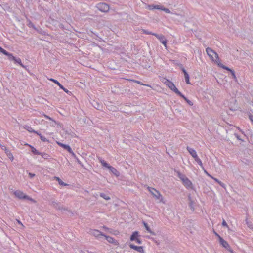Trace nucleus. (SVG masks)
Wrapping results in <instances>:
<instances>
[{"instance_id":"f257e3e1","label":"nucleus","mask_w":253,"mask_h":253,"mask_svg":"<svg viewBox=\"0 0 253 253\" xmlns=\"http://www.w3.org/2000/svg\"><path fill=\"white\" fill-rule=\"evenodd\" d=\"M207 54L209 56L211 60L216 63L219 66L223 69H226L231 72L232 76L234 78H236L235 72L233 70L229 68L228 67L219 63V60L218 54L213 50L211 48H207Z\"/></svg>"},{"instance_id":"f03ea898","label":"nucleus","mask_w":253,"mask_h":253,"mask_svg":"<svg viewBox=\"0 0 253 253\" xmlns=\"http://www.w3.org/2000/svg\"><path fill=\"white\" fill-rule=\"evenodd\" d=\"M188 152L190 155L194 158V160L197 162V163L202 168L204 171L206 173V169H204L201 160L199 159L197 155L196 151L193 148L187 146L186 148Z\"/></svg>"},{"instance_id":"7ed1b4c3","label":"nucleus","mask_w":253,"mask_h":253,"mask_svg":"<svg viewBox=\"0 0 253 253\" xmlns=\"http://www.w3.org/2000/svg\"><path fill=\"white\" fill-rule=\"evenodd\" d=\"M163 83L168 87L170 90L173 91L176 95H178L181 92L176 87L174 83L171 81L164 78L163 81Z\"/></svg>"},{"instance_id":"20e7f679","label":"nucleus","mask_w":253,"mask_h":253,"mask_svg":"<svg viewBox=\"0 0 253 253\" xmlns=\"http://www.w3.org/2000/svg\"><path fill=\"white\" fill-rule=\"evenodd\" d=\"M14 194L16 197L18 198L19 199H26L30 201H32L34 203L36 202V201L34 199L29 197V196L25 194L23 192L21 191L20 190H16L15 191H14Z\"/></svg>"},{"instance_id":"39448f33","label":"nucleus","mask_w":253,"mask_h":253,"mask_svg":"<svg viewBox=\"0 0 253 253\" xmlns=\"http://www.w3.org/2000/svg\"><path fill=\"white\" fill-rule=\"evenodd\" d=\"M148 189L150 193L156 198L157 200H159L160 201L164 203V202L163 201V197L159 191L155 188H151L150 187H148Z\"/></svg>"},{"instance_id":"423d86ee","label":"nucleus","mask_w":253,"mask_h":253,"mask_svg":"<svg viewBox=\"0 0 253 253\" xmlns=\"http://www.w3.org/2000/svg\"><path fill=\"white\" fill-rule=\"evenodd\" d=\"M188 205L192 212H193L195 210L194 206L196 205V202L195 198L192 197L190 194L188 195Z\"/></svg>"},{"instance_id":"0eeeda50","label":"nucleus","mask_w":253,"mask_h":253,"mask_svg":"<svg viewBox=\"0 0 253 253\" xmlns=\"http://www.w3.org/2000/svg\"><path fill=\"white\" fill-rule=\"evenodd\" d=\"M96 7L99 11L103 12H108L110 9L109 5L103 2L98 3Z\"/></svg>"},{"instance_id":"6e6552de","label":"nucleus","mask_w":253,"mask_h":253,"mask_svg":"<svg viewBox=\"0 0 253 253\" xmlns=\"http://www.w3.org/2000/svg\"><path fill=\"white\" fill-rule=\"evenodd\" d=\"M219 236V239L220 244L224 247L225 249H226L227 250H228L231 253H235L233 251L231 248L230 246H229V244L227 243V241L224 240L222 237L220 236Z\"/></svg>"},{"instance_id":"1a4fd4ad","label":"nucleus","mask_w":253,"mask_h":253,"mask_svg":"<svg viewBox=\"0 0 253 253\" xmlns=\"http://www.w3.org/2000/svg\"><path fill=\"white\" fill-rule=\"evenodd\" d=\"M49 80L54 83L55 84H56L58 86H59V87L61 89L63 90L66 93H68V94H72V93L70 91H69L68 89L65 88L57 80L52 78L49 79Z\"/></svg>"},{"instance_id":"9d476101","label":"nucleus","mask_w":253,"mask_h":253,"mask_svg":"<svg viewBox=\"0 0 253 253\" xmlns=\"http://www.w3.org/2000/svg\"><path fill=\"white\" fill-rule=\"evenodd\" d=\"M154 36L156 37L160 41V42L166 47H167V40L165 39V37L164 35L162 34H154Z\"/></svg>"},{"instance_id":"9b49d317","label":"nucleus","mask_w":253,"mask_h":253,"mask_svg":"<svg viewBox=\"0 0 253 253\" xmlns=\"http://www.w3.org/2000/svg\"><path fill=\"white\" fill-rule=\"evenodd\" d=\"M90 232L91 234L93 235V236L98 238H100L101 237H103V236H105L104 234H103L98 230H91L90 231Z\"/></svg>"},{"instance_id":"f8f14e48","label":"nucleus","mask_w":253,"mask_h":253,"mask_svg":"<svg viewBox=\"0 0 253 253\" xmlns=\"http://www.w3.org/2000/svg\"><path fill=\"white\" fill-rule=\"evenodd\" d=\"M1 148L5 151V153L7 157L10 159L11 161H12L14 159V157L12 154L11 153L10 151L7 149L6 146L4 145H1Z\"/></svg>"},{"instance_id":"ddd939ff","label":"nucleus","mask_w":253,"mask_h":253,"mask_svg":"<svg viewBox=\"0 0 253 253\" xmlns=\"http://www.w3.org/2000/svg\"><path fill=\"white\" fill-rule=\"evenodd\" d=\"M129 246L130 248L132 249L137 251V252H138L139 253H144V250H143V246H136L131 243H130L129 245Z\"/></svg>"},{"instance_id":"4468645a","label":"nucleus","mask_w":253,"mask_h":253,"mask_svg":"<svg viewBox=\"0 0 253 253\" xmlns=\"http://www.w3.org/2000/svg\"><path fill=\"white\" fill-rule=\"evenodd\" d=\"M183 184L187 189H193L192 182L187 177L184 179Z\"/></svg>"},{"instance_id":"2eb2a0df","label":"nucleus","mask_w":253,"mask_h":253,"mask_svg":"<svg viewBox=\"0 0 253 253\" xmlns=\"http://www.w3.org/2000/svg\"><path fill=\"white\" fill-rule=\"evenodd\" d=\"M103 237H104L110 243L114 244L115 245H117L119 244L116 240L111 236L105 235V236H103Z\"/></svg>"},{"instance_id":"dca6fc26","label":"nucleus","mask_w":253,"mask_h":253,"mask_svg":"<svg viewBox=\"0 0 253 253\" xmlns=\"http://www.w3.org/2000/svg\"><path fill=\"white\" fill-rule=\"evenodd\" d=\"M56 143L60 147H62L64 149L67 150L68 152H71V147L68 145L63 144L59 141H56Z\"/></svg>"},{"instance_id":"f3484780","label":"nucleus","mask_w":253,"mask_h":253,"mask_svg":"<svg viewBox=\"0 0 253 253\" xmlns=\"http://www.w3.org/2000/svg\"><path fill=\"white\" fill-rule=\"evenodd\" d=\"M139 236L138 231H134L132 233L130 237V240L131 241H135Z\"/></svg>"},{"instance_id":"a211bd4d","label":"nucleus","mask_w":253,"mask_h":253,"mask_svg":"<svg viewBox=\"0 0 253 253\" xmlns=\"http://www.w3.org/2000/svg\"><path fill=\"white\" fill-rule=\"evenodd\" d=\"M108 169L110 171V172L113 174H114L116 176H119V172L114 167L110 166Z\"/></svg>"},{"instance_id":"6ab92c4d","label":"nucleus","mask_w":253,"mask_h":253,"mask_svg":"<svg viewBox=\"0 0 253 253\" xmlns=\"http://www.w3.org/2000/svg\"><path fill=\"white\" fill-rule=\"evenodd\" d=\"M143 224L145 228V229L149 232L151 234L153 235H156V233L152 231L150 227L149 226L148 224L145 221H143Z\"/></svg>"},{"instance_id":"aec40b11","label":"nucleus","mask_w":253,"mask_h":253,"mask_svg":"<svg viewBox=\"0 0 253 253\" xmlns=\"http://www.w3.org/2000/svg\"><path fill=\"white\" fill-rule=\"evenodd\" d=\"M54 208H55L57 210H61V211H62V210H64V211H66L67 210V209L65 208H64L63 206L62 205H61L60 204V203L59 202H57L56 203V204L54 205V206L53 207Z\"/></svg>"},{"instance_id":"412c9836","label":"nucleus","mask_w":253,"mask_h":253,"mask_svg":"<svg viewBox=\"0 0 253 253\" xmlns=\"http://www.w3.org/2000/svg\"><path fill=\"white\" fill-rule=\"evenodd\" d=\"M178 96L183 98L190 106L193 105L192 102L186 97L181 92Z\"/></svg>"},{"instance_id":"4be33fe9","label":"nucleus","mask_w":253,"mask_h":253,"mask_svg":"<svg viewBox=\"0 0 253 253\" xmlns=\"http://www.w3.org/2000/svg\"><path fill=\"white\" fill-rule=\"evenodd\" d=\"M26 145H28L30 147V148L31 149V152L34 155H40V154H41V152H39L34 146H32L31 145L28 144H26Z\"/></svg>"},{"instance_id":"5701e85b","label":"nucleus","mask_w":253,"mask_h":253,"mask_svg":"<svg viewBox=\"0 0 253 253\" xmlns=\"http://www.w3.org/2000/svg\"><path fill=\"white\" fill-rule=\"evenodd\" d=\"M65 132L66 134L70 135L71 137H76V134L73 132L71 130H65L64 128L62 129Z\"/></svg>"},{"instance_id":"b1692460","label":"nucleus","mask_w":253,"mask_h":253,"mask_svg":"<svg viewBox=\"0 0 253 253\" xmlns=\"http://www.w3.org/2000/svg\"><path fill=\"white\" fill-rule=\"evenodd\" d=\"M44 115L45 117H46V118H48V119H49V120H52V121H54V122H55V123L56 125H57V126H59V127H63V124H62V123H59V122H56V121H55L53 120L52 119V118H51V117H49V116H46V115Z\"/></svg>"},{"instance_id":"393cba45","label":"nucleus","mask_w":253,"mask_h":253,"mask_svg":"<svg viewBox=\"0 0 253 253\" xmlns=\"http://www.w3.org/2000/svg\"><path fill=\"white\" fill-rule=\"evenodd\" d=\"M15 63L18 64L20 66H21L22 67L25 68L26 67L23 65V64L21 62V60L19 58H16L15 57V59L13 60Z\"/></svg>"},{"instance_id":"a878e982","label":"nucleus","mask_w":253,"mask_h":253,"mask_svg":"<svg viewBox=\"0 0 253 253\" xmlns=\"http://www.w3.org/2000/svg\"><path fill=\"white\" fill-rule=\"evenodd\" d=\"M56 180L58 182V183L61 186H67L68 184L64 183L62 180L58 177H55Z\"/></svg>"},{"instance_id":"bb28decb","label":"nucleus","mask_w":253,"mask_h":253,"mask_svg":"<svg viewBox=\"0 0 253 253\" xmlns=\"http://www.w3.org/2000/svg\"><path fill=\"white\" fill-rule=\"evenodd\" d=\"M101 162V165L108 169L110 167L111 165H110L109 164H108L105 160H101L100 161Z\"/></svg>"},{"instance_id":"cd10ccee","label":"nucleus","mask_w":253,"mask_h":253,"mask_svg":"<svg viewBox=\"0 0 253 253\" xmlns=\"http://www.w3.org/2000/svg\"><path fill=\"white\" fill-rule=\"evenodd\" d=\"M100 196L106 200L110 199V197L108 195L104 193H100Z\"/></svg>"},{"instance_id":"c85d7f7f","label":"nucleus","mask_w":253,"mask_h":253,"mask_svg":"<svg viewBox=\"0 0 253 253\" xmlns=\"http://www.w3.org/2000/svg\"><path fill=\"white\" fill-rule=\"evenodd\" d=\"M184 75V78L185 79L186 83L188 84H190L191 83L190 82V77H189L188 73H187V74H185Z\"/></svg>"},{"instance_id":"c756f323","label":"nucleus","mask_w":253,"mask_h":253,"mask_svg":"<svg viewBox=\"0 0 253 253\" xmlns=\"http://www.w3.org/2000/svg\"><path fill=\"white\" fill-rule=\"evenodd\" d=\"M39 155H41L42 157L44 159H48L50 157L49 155L45 153L41 152V154H40Z\"/></svg>"},{"instance_id":"7c9ffc66","label":"nucleus","mask_w":253,"mask_h":253,"mask_svg":"<svg viewBox=\"0 0 253 253\" xmlns=\"http://www.w3.org/2000/svg\"><path fill=\"white\" fill-rule=\"evenodd\" d=\"M142 31L143 32V34H147V35H154V34H156L157 33H153L152 32L149 31L145 29H142Z\"/></svg>"},{"instance_id":"2f4dec72","label":"nucleus","mask_w":253,"mask_h":253,"mask_svg":"<svg viewBox=\"0 0 253 253\" xmlns=\"http://www.w3.org/2000/svg\"><path fill=\"white\" fill-rule=\"evenodd\" d=\"M0 52L3 54L5 55H8V52L6 50L2 48L1 46H0Z\"/></svg>"},{"instance_id":"473e14b6","label":"nucleus","mask_w":253,"mask_h":253,"mask_svg":"<svg viewBox=\"0 0 253 253\" xmlns=\"http://www.w3.org/2000/svg\"><path fill=\"white\" fill-rule=\"evenodd\" d=\"M178 177L182 180V182L183 181V180H184V179L185 178H187V177L185 175L181 174L179 172L178 173Z\"/></svg>"},{"instance_id":"72a5a7b5","label":"nucleus","mask_w":253,"mask_h":253,"mask_svg":"<svg viewBox=\"0 0 253 253\" xmlns=\"http://www.w3.org/2000/svg\"><path fill=\"white\" fill-rule=\"evenodd\" d=\"M8 57V58L9 60L13 61L14 59H15V57L12 54L8 52V55H6Z\"/></svg>"},{"instance_id":"f704fd0d","label":"nucleus","mask_w":253,"mask_h":253,"mask_svg":"<svg viewBox=\"0 0 253 253\" xmlns=\"http://www.w3.org/2000/svg\"><path fill=\"white\" fill-rule=\"evenodd\" d=\"M39 136H40V138L41 140L42 141H43V142H49L48 139H47L45 137L42 136V134L40 135Z\"/></svg>"},{"instance_id":"c9c22d12","label":"nucleus","mask_w":253,"mask_h":253,"mask_svg":"<svg viewBox=\"0 0 253 253\" xmlns=\"http://www.w3.org/2000/svg\"><path fill=\"white\" fill-rule=\"evenodd\" d=\"M39 136H40V138L41 140L42 141H43V142H49L48 139H47L45 137L42 136V134L40 135Z\"/></svg>"},{"instance_id":"e433bc0d","label":"nucleus","mask_w":253,"mask_h":253,"mask_svg":"<svg viewBox=\"0 0 253 253\" xmlns=\"http://www.w3.org/2000/svg\"><path fill=\"white\" fill-rule=\"evenodd\" d=\"M58 202H57L56 201H55V200L54 199H51L50 200V205H51L52 206L54 207V205L56 204V203H57Z\"/></svg>"},{"instance_id":"4c0bfd02","label":"nucleus","mask_w":253,"mask_h":253,"mask_svg":"<svg viewBox=\"0 0 253 253\" xmlns=\"http://www.w3.org/2000/svg\"><path fill=\"white\" fill-rule=\"evenodd\" d=\"M27 25L29 27H32L34 29H36L35 27V25H34V24L31 21H28V23L27 24Z\"/></svg>"},{"instance_id":"58836bf2","label":"nucleus","mask_w":253,"mask_h":253,"mask_svg":"<svg viewBox=\"0 0 253 253\" xmlns=\"http://www.w3.org/2000/svg\"><path fill=\"white\" fill-rule=\"evenodd\" d=\"M155 5L152 4V5H148V8L150 10H153L155 9Z\"/></svg>"},{"instance_id":"ea45409f","label":"nucleus","mask_w":253,"mask_h":253,"mask_svg":"<svg viewBox=\"0 0 253 253\" xmlns=\"http://www.w3.org/2000/svg\"><path fill=\"white\" fill-rule=\"evenodd\" d=\"M155 9H157V10H162L163 9V6H161V5H155Z\"/></svg>"},{"instance_id":"a19ab883","label":"nucleus","mask_w":253,"mask_h":253,"mask_svg":"<svg viewBox=\"0 0 253 253\" xmlns=\"http://www.w3.org/2000/svg\"><path fill=\"white\" fill-rule=\"evenodd\" d=\"M162 10L165 11L167 13H171V11H170L169 9L168 8H165L164 6H163Z\"/></svg>"},{"instance_id":"79ce46f5","label":"nucleus","mask_w":253,"mask_h":253,"mask_svg":"<svg viewBox=\"0 0 253 253\" xmlns=\"http://www.w3.org/2000/svg\"><path fill=\"white\" fill-rule=\"evenodd\" d=\"M26 129L30 132H33L34 130L30 126H26Z\"/></svg>"},{"instance_id":"37998d69","label":"nucleus","mask_w":253,"mask_h":253,"mask_svg":"<svg viewBox=\"0 0 253 253\" xmlns=\"http://www.w3.org/2000/svg\"><path fill=\"white\" fill-rule=\"evenodd\" d=\"M222 225L223 226H224V227H227V228H229V226H228V225H227V223L226 222V221H225V220H223Z\"/></svg>"},{"instance_id":"c03bdc74","label":"nucleus","mask_w":253,"mask_h":253,"mask_svg":"<svg viewBox=\"0 0 253 253\" xmlns=\"http://www.w3.org/2000/svg\"><path fill=\"white\" fill-rule=\"evenodd\" d=\"M131 81L133 82L137 83L138 84L146 85L145 84H143L140 81H136V80H131ZM146 85L148 86V85Z\"/></svg>"},{"instance_id":"a18cd8bd","label":"nucleus","mask_w":253,"mask_h":253,"mask_svg":"<svg viewBox=\"0 0 253 253\" xmlns=\"http://www.w3.org/2000/svg\"><path fill=\"white\" fill-rule=\"evenodd\" d=\"M135 241L138 244H141L142 242V240L139 238H138Z\"/></svg>"},{"instance_id":"49530a36","label":"nucleus","mask_w":253,"mask_h":253,"mask_svg":"<svg viewBox=\"0 0 253 253\" xmlns=\"http://www.w3.org/2000/svg\"><path fill=\"white\" fill-rule=\"evenodd\" d=\"M90 32H91L92 34H93V35H95V36H96V37L98 38V40H99V41H102V38H100V37H99L97 35H96V34L95 33H94L93 31H90Z\"/></svg>"},{"instance_id":"de8ad7c7","label":"nucleus","mask_w":253,"mask_h":253,"mask_svg":"<svg viewBox=\"0 0 253 253\" xmlns=\"http://www.w3.org/2000/svg\"><path fill=\"white\" fill-rule=\"evenodd\" d=\"M218 184L221 186L223 188L225 189L226 188V185L225 184H224L223 183H222V182H218Z\"/></svg>"},{"instance_id":"09e8293b","label":"nucleus","mask_w":253,"mask_h":253,"mask_svg":"<svg viewBox=\"0 0 253 253\" xmlns=\"http://www.w3.org/2000/svg\"><path fill=\"white\" fill-rule=\"evenodd\" d=\"M69 153H70L71 154L72 156H73L75 158L77 157V156H76V154L74 153V152L72 151V149H71V152H69Z\"/></svg>"},{"instance_id":"8fccbe9b","label":"nucleus","mask_w":253,"mask_h":253,"mask_svg":"<svg viewBox=\"0 0 253 253\" xmlns=\"http://www.w3.org/2000/svg\"><path fill=\"white\" fill-rule=\"evenodd\" d=\"M28 175H29V176L30 178H33L35 176V174L34 173H31V172H29L28 173Z\"/></svg>"},{"instance_id":"3c124183","label":"nucleus","mask_w":253,"mask_h":253,"mask_svg":"<svg viewBox=\"0 0 253 253\" xmlns=\"http://www.w3.org/2000/svg\"><path fill=\"white\" fill-rule=\"evenodd\" d=\"M75 159H76V161L77 162H78V163L79 164H80L81 166H82V167L83 166V165H82L81 162L79 160V159L78 158V157H77L76 158H75Z\"/></svg>"},{"instance_id":"603ef678","label":"nucleus","mask_w":253,"mask_h":253,"mask_svg":"<svg viewBox=\"0 0 253 253\" xmlns=\"http://www.w3.org/2000/svg\"><path fill=\"white\" fill-rule=\"evenodd\" d=\"M181 71L183 72V73L184 74V75H185V74H187L188 72L186 71V70H185V69L184 68H182V69H181Z\"/></svg>"},{"instance_id":"864d4df0","label":"nucleus","mask_w":253,"mask_h":253,"mask_svg":"<svg viewBox=\"0 0 253 253\" xmlns=\"http://www.w3.org/2000/svg\"><path fill=\"white\" fill-rule=\"evenodd\" d=\"M249 117L250 121L253 123V116L252 115H249Z\"/></svg>"},{"instance_id":"5fc2aeb1","label":"nucleus","mask_w":253,"mask_h":253,"mask_svg":"<svg viewBox=\"0 0 253 253\" xmlns=\"http://www.w3.org/2000/svg\"><path fill=\"white\" fill-rule=\"evenodd\" d=\"M103 228L105 229V230H108L110 233H111V231H110V230H112V229H109V228L106 227V226H103Z\"/></svg>"},{"instance_id":"6e6d98bb","label":"nucleus","mask_w":253,"mask_h":253,"mask_svg":"<svg viewBox=\"0 0 253 253\" xmlns=\"http://www.w3.org/2000/svg\"><path fill=\"white\" fill-rule=\"evenodd\" d=\"M33 132L35 134H37L38 136H40V135H41V133L40 132H39L37 131L34 130V131H33Z\"/></svg>"},{"instance_id":"4d7b16f0","label":"nucleus","mask_w":253,"mask_h":253,"mask_svg":"<svg viewBox=\"0 0 253 253\" xmlns=\"http://www.w3.org/2000/svg\"><path fill=\"white\" fill-rule=\"evenodd\" d=\"M235 137L237 138V139L239 140H241V139L240 138V136H239L238 134H235Z\"/></svg>"},{"instance_id":"13d9d810","label":"nucleus","mask_w":253,"mask_h":253,"mask_svg":"<svg viewBox=\"0 0 253 253\" xmlns=\"http://www.w3.org/2000/svg\"><path fill=\"white\" fill-rule=\"evenodd\" d=\"M59 28L62 29H64V25L63 24H60L59 25Z\"/></svg>"},{"instance_id":"bf43d9fd","label":"nucleus","mask_w":253,"mask_h":253,"mask_svg":"<svg viewBox=\"0 0 253 253\" xmlns=\"http://www.w3.org/2000/svg\"><path fill=\"white\" fill-rule=\"evenodd\" d=\"M96 105H97V106H94V108H95L96 109H97V110H99V104L96 103Z\"/></svg>"},{"instance_id":"052dcab7","label":"nucleus","mask_w":253,"mask_h":253,"mask_svg":"<svg viewBox=\"0 0 253 253\" xmlns=\"http://www.w3.org/2000/svg\"><path fill=\"white\" fill-rule=\"evenodd\" d=\"M59 112L61 114V115L65 116L66 115H67L68 112H64L65 113V114H63V113H61L60 112Z\"/></svg>"},{"instance_id":"680f3d73","label":"nucleus","mask_w":253,"mask_h":253,"mask_svg":"<svg viewBox=\"0 0 253 253\" xmlns=\"http://www.w3.org/2000/svg\"><path fill=\"white\" fill-rule=\"evenodd\" d=\"M178 66L180 67V69H181L182 68H184L183 65L181 63L179 64Z\"/></svg>"},{"instance_id":"e2e57ef3","label":"nucleus","mask_w":253,"mask_h":253,"mask_svg":"<svg viewBox=\"0 0 253 253\" xmlns=\"http://www.w3.org/2000/svg\"><path fill=\"white\" fill-rule=\"evenodd\" d=\"M178 66L180 67V69H181L182 68H184L183 65L181 63L179 64Z\"/></svg>"},{"instance_id":"0e129e2a","label":"nucleus","mask_w":253,"mask_h":253,"mask_svg":"<svg viewBox=\"0 0 253 253\" xmlns=\"http://www.w3.org/2000/svg\"><path fill=\"white\" fill-rule=\"evenodd\" d=\"M246 223L248 225V226L249 227V228H251V224L248 222V221H246Z\"/></svg>"},{"instance_id":"69168bd1","label":"nucleus","mask_w":253,"mask_h":253,"mask_svg":"<svg viewBox=\"0 0 253 253\" xmlns=\"http://www.w3.org/2000/svg\"><path fill=\"white\" fill-rule=\"evenodd\" d=\"M213 179H214V180L216 182H217L218 183V182H220V181L218 180L217 179H216V178H213Z\"/></svg>"},{"instance_id":"338daca9","label":"nucleus","mask_w":253,"mask_h":253,"mask_svg":"<svg viewBox=\"0 0 253 253\" xmlns=\"http://www.w3.org/2000/svg\"><path fill=\"white\" fill-rule=\"evenodd\" d=\"M207 175L209 176L211 178H213L211 175H210L208 172L206 173Z\"/></svg>"},{"instance_id":"774afa93","label":"nucleus","mask_w":253,"mask_h":253,"mask_svg":"<svg viewBox=\"0 0 253 253\" xmlns=\"http://www.w3.org/2000/svg\"><path fill=\"white\" fill-rule=\"evenodd\" d=\"M87 252L88 253H93L92 252H89V251H87Z\"/></svg>"}]
</instances>
